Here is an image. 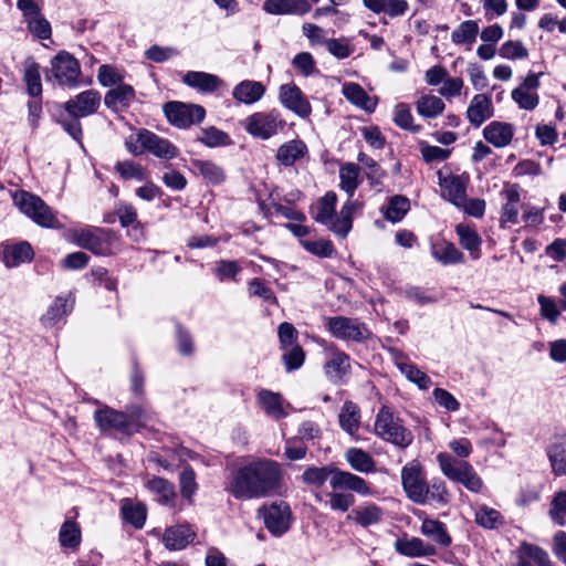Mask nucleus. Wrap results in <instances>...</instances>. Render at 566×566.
Returning a JSON list of instances; mask_svg holds the SVG:
<instances>
[{"label":"nucleus","instance_id":"f257e3e1","mask_svg":"<svg viewBox=\"0 0 566 566\" xmlns=\"http://www.w3.org/2000/svg\"><path fill=\"white\" fill-rule=\"evenodd\" d=\"M279 481L276 463L258 460L238 469L228 480L224 490L235 500L261 499L274 490Z\"/></svg>","mask_w":566,"mask_h":566},{"label":"nucleus","instance_id":"f03ea898","mask_svg":"<svg viewBox=\"0 0 566 566\" xmlns=\"http://www.w3.org/2000/svg\"><path fill=\"white\" fill-rule=\"evenodd\" d=\"M329 478V485L333 490H349L360 495H369L370 488L360 476L348 471H342L334 468L312 467L304 471L302 480L304 483L315 486H322Z\"/></svg>","mask_w":566,"mask_h":566},{"label":"nucleus","instance_id":"7ed1b4c3","mask_svg":"<svg viewBox=\"0 0 566 566\" xmlns=\"http://www.w3.org/2000/svg\"><path fill=\"white\" fill-rule=\"evenodd\" d=\"M437 461L441 472L451 481L462 484L474 493L482 490L483 481L468 461L458 460L446 452L438 453Z\"/></svg>","mask_w":566,"mask_h":566},{"label":"nucleus","instance_id":"20e7f679","mask_svg":"<svg viewBox=\"0 0 566 566\" xmlns=\"http://www.w3.org/2000/svg\"><path fill=\"white\" fill-rule=\"evenodd\" d=\"M14 205L19 210L44 228H57L59 221L52 209L38 196L19 190L12 195Z\"/></svg>","mask_w":566,"mask_h":566},{"label":"nucleus","instance_id":"39448f33","mask_svg":"<svg viewBox=\"0 0 566 566\" xmlns=\"http://www.w3.org/2000/svg\"><path fill=\"white\" fill-rule=\"evenodd\" d=\"M70 240L83 249H87L97 255L113 253V244L116 237L108 229L86 227L69 232Z\"/></svg>","mask_w":566,"mask_h":566},{"label":"nucleus","instance_id":"423d86ee","mask_svg":"<svg viewBox=\"0 0 566 566\" xmlns=\"http://www.w3.org/2000/svg\"><path fill=\"white\" fill-rule=\"evenodd\" d=\"M375 433L381 439L398 446L407 448L412 442V433L406 429L401 421L394 416L388 407H382L374 424Z\"/></svg>","mask_w":566,"mask_h":566},{"label":"nucleus","instance_id":"0eeeda50","mask_svg":"<svg viewBox=\"0 0 566 566\" xmlns=\"http://www.w3.org/2000/svg\"><path fill=\"white\" fill-rule=\"evenodd\" d=\"M243 127L252 137L266 140L285 127V120L276 109L256 112L244 119Z\"/></svg>","mask_w":566,"mask_h":566},{"label":"nucleus","instance_id":"6e6552de","mask_svg":"<svg viewBox=\"0 0 566 566\" xmlns=\"http://www.w3.org/2000/svg\"><path fill=\"white\" fill-rule=\"evenodd\" d=\"M325 326L333 337L345 342L361 343L370 337L366 324L358 318L333 316L326 318Z\"/></svg>","mask_w":566,"mask_h":566},{"label":"nucleus","instance_id":"1a4fd4ad","mask_svg":"<svg viewBox=\"0 0 566 566\" xmlns=\"http://www.w3.org/2000/svg\"><path fill=\"white\" fill-rule=\"evenodd\" d=\"M401 484L411 502L426 504V496H428L427 481L418 461H411L402 468Z\"/></svg>","mask_w":566,"mask_h":566},{"label":"nucleus","instance_id":"9d476101","mask_svg":"<svg viewBox=\"0 0 566 566\" xmlns=\"http://www.w3.org/2000/svg\"><path fill=\"white\" fill-rule=\"evenodd\" d=\"M165 115L170 124L187 128L203 120L206 111L200 105L169 102L164 106Z\"/></svg>","mask_w":566,"mask_h":566},{"label":"nucleus","instance_id":"9b49d317","mask_svg":"<svg viewBox=\"0 0 566 566\" xmlns=\"http://www.w3.org/2000/svg\"><path fill=\"white\" fill-rule=\"evenodd\" d=\"M263 517L264 525L274 536H281L287 532L291 524V509L286 502H274L270 505H263L259 510Z\"/></svg>","mask_w":566,"mask_h":566},{"label":"nucleus","instance_id":"f8f14e48","mask_svg":"<svg viewBox=\"0 0 566 566\" xmlns=\"http://www.w3.org/2000/svg\"><path fill=\"white\" fill-rule=\"evenodd\" d=\"M17 7L23 14L28 30L35 38L46 40L51 36V25L34 0H18Z\"/></svg>","mask_w":566,"mask_h":566},{"label":"nucleus","instance_id":"ddd939ff","mask_svg":"<svg viewBox=\"0 0 566 566\" xmlns=\"http://www.w3.org/2000/svg\"><path fill=\"white\" fill-rule=\"evenodd\" d=\"M277 98L284 108L293 112L301 118H308L312 114V106L308 98L294 83L282 84L279 87Z\"/></svg>","mask_w":566,"mask_h":566},{"label":"nucleus","instance_id":"4468645a","mask_svg":"<svg viewBox=\"0 0 566 566\" xmlns=\"http://www.w3.org/2000/svg\"><path fill=\"white\" fill-rule=\"evenodd\" d=\"M51 70L59 84L75 86L81 74L77 60L67 52H60L51 61Z\"/></svg>","mask_w":566,"mask_h":566},{"label":"nucleus","instance_id":"2eb2a0df","mask_svg":"<svg viewBox=\"0 0 566 566\" xmlns=\"http://www.w3.org/2000/svg\"><path fill=\"white\" fill-rule=\"evenodd\" d=\"M326 349L328 358L324 365L325 375L334 384H340L350 371V357L333 344Z\"/></svg>","mask_w":566,"mask_h":566},{"label":"nucleus","instance_id":"dca6fc26","mask_svg":"<svg viewBox=\"0 0 566 566\" xmlns=\"http://www.w3.org/2000/svg\"><path fill=\"white\" fill-rule=\"evenodd\" d=\"M99 104L101 94L95 90H87L65 102L64 109L71 117H86L94 114Z\"/></svg>","mask_w":566,"mask_h":566},{"label":"nucleus","instance_id":"f3484780","mask_svg":"<svg viewBox=\"0 0 566 566\" xmlns=\"http://www.w3.org/2000/svg\"><path fill=\"white\" fill-rule=\"evenodd\" d=\"M321 0H265L263 10L275 15H304Z\"/></svg>","mask_w":566,"mask_h":566},{"label":"nucleus","instance_id":"a211bd4d","mask_svg":"<svg viewBox=\"0 0 566 566\" xmlns=\"http://www.w3.org/2000/svg\"><path fill=\"white\" fill-rule=\"evenodd\" d=\"M140 139L145 151L150 153L160 159L170 160L176 158L179 154L178 148L168 139L163 138L148 129H142L139 140Z\"/></svg>","mask_w":566,"mask_h":566},{"label":"nucleus","instance_id":"6ab92c4d","mask_svg":"<svg viewBox=\"0 0 566 566\" xmlns=\"http://www.w3.org/2000/svg\"><path fill=\"white\" fill-rule=\"evenodd\" d=\"M500 196L503 200L500 223L505 228L509 223L515 224L518 221L521 196L517 185H505Z\"/></svg>","mask_w":566,"mask_h":566},{"label":"nucleus","instance_id":"aec40b11","mask_svg":"<svg viewBox=\"0 0 566 566\" xmlns=\"http://www.w3.org/2000/svg\"><path fill=\"white\" fill-rule=\"evenodd\" d=\"M417 516L421 520L420 533L441 547H449L452 537L448 532V527L439 520L430 518L423 511H419Z\"/></svg>","mask_w":566,"mask_h":566},{"label":"nucleus","instance_id":"412c9836","mask_svg":"<svg viewBox=\"0 0 566 566\" xmlns=\"http://www.w3.org/2000/svg\"><path fill=\"white\" fill-rule=\"evenodd\" d=\"M94 419L102 431L114 429L130 434V421L124 412L105 407L95 411Z\"/></svg>","mask_w":566,"mask_h":566},{"label":"nucleus","instance_id":"4be33fe9","mask_svg":"<svg viewBox=\"0 0 566 566\" xmlns=\"http://www.w3.org/2000/svg\"><path fill=\"white\" fill-rule=\"evenodd\" d=\"M256 401L266 416L280 420L287 416L286 408L290 403L283 396L269 389H260L256 394Z\"/></svg>","mask_w":566,"mask_h":566},{"label":"nucleus","instance_id":"5701e85b","mask_svg":"<svg viewBox=\"0 0 566 566\" xmlns=\"http://www.w3.org/2000/svg\"><path fill=\"white\" fill-rule=\"evenodd\" d=\"M493 103L489 95L476 94L467 109V118L474 127H480L486 119L493 116Z\"/></svg>","mask_w":566,"mask_h":566},{"label":"nucleus","instance_id":"b1692460","mask_svg":"<svg viewBox=\"0 0 566 566\" xmlns=\"http://www.w3.org/2000/svg\"><path fill=\"white\" fill-rule=\"evenodd\" d=\"M196 537L195 531L187 524L168 527L163 535V543L169 551L185 548Z\"/></svg>","mask_w":566,"mask_h":566},{"label":"nucleus","instance_id":"393cba45","mask_svg":"<svg viewBox=\"0 0 566 566\" xmlns=\"http://www.w3.org/2000/svg\"><path fill=\"white\" fill-rule=\"evenodd\" d=\"M342 93L345 98L358 108L373 113L377 106V98L369 96L357 83L347 82L343 84Z\"/></svg>","mask_w":566,"mask_h":566},{"label":"nucleus","instance_id":"a878e982","mask_svg":"<svg viewBox=\"0 0 566 566\" xmlns=\"http://www.w3.org/2000/svg\"><path fill=\"white\" fill-rule=\"evenodd\" d=\"M516 563L514 566H533L535 563L537 566H552L547 552L543 548L523 542L516 551Z\"/></svg>","mask_w":566,"mask_h":566},{"label":"nucleus","instance_id":"bb28decb","mask_svg":"<svg viewBox=\"0 0 566 566\" xmlns=\"http://www.w3.org/2000/svg\"><path fill=\"white\" fill-rule=\"evenodd\" d=\"M337 196L333 191L326 192L317 202L314 211V220L332 231L336 223Z\"/></svg>","mask_w":566,"mask_h":566},{"label":"nucleus","instance_id":"cd10ccee","mask_svg":"<svg viewBox=\"0 0 566 566\" xmlns=\"http://www.w3.org/2000/svg\"><path fill=\"white\" fill-rule=\"evenodd\" d=\"M396 551L407 557H427L436 554V547L419 537L401 538L395 543Z\"/></svg>","mask_w":566,"mask_h":566},{"label":"nucleus","instance_id":"c85d7f7f","mask_svg":"<svg viewBox=\"0 0 566 566\" xmlns=\"http://www.w3.org/2000/svg\"><path fill=\"white\" fill-rule=\"evenodd\" d=\"M483 136L493 146L502 148L511 143L514 136V128L510 123L495 120L485 126Z\"/></svg>","mask_w":566,"mask_h":566},{"label":"nucleus","instance_id":"c756f323","mask_svg":"<svg viewBox=\"0 0 566 566\" xmlns=\"http://www.w3.org/2000/svg\"><path fill=\"white\" fill-rule=\"evenodd\" d=\"M265 91V86L261 82L244 80L233 87L232 96L238 102L250 105L259 102Z\"/></svg>","mask_w":566,"mask_h":566},{"label":"nucleus","instance_id":"7c9ffc66","mask_svg":"<svg viewBox=\"0 0 566 566\" xmlns=\"http://www.w3.org/2000/svg\"><path fill=\"white\" fill-rule=\"evenodd\" d=\"M360 207L359 201L348 197L336 217V223L332 227V232L338 238L345 239L353 228V213Z\"/></svg>","mask_w":566,"mask_h":566},{"label":"nucleus","instance_id":"2f4dec72","mask_svg":"<svg viewBox=\"0 0 566 566\" xmlns=\"http://www.w3.org/2000/svg\"><path fill=\"white\" fill-rule=\"evenodd\" d=\"M363 4L376 14H387L397 18L406 14L409 10L407 0H363Z\"/></svg>","mask_w":566,"mask_h":566},{"label":"nucleus","instance_id":"473e14b6","mask_svg":"<svg viewBox=\"0 0 566 566\" xmlns=\"http://www.w3.org/2000/svg\"><path fill=\"white\" fill-rule=\"evenodd\" d=\"M33 249L27 241L6 245L2 250V259L8 268H14L21 263L30 262L33 259Z\"/></svg>","mask_w":566,"mask_h":566},{"label":"nucleus","instance_id":"72a5a7b5","mask_svg":"<svg viewBox=\"0 0 566 566\" xmlns=\"http://www.w3.org/2000/svg\"><path fill=\"white\" fill-rule=\"evenodd\" d=\"M134 98L135 91L133 86L123 83L106 93L104 103L108 108L113 111H119L127 108Z\"/></svg>","mask_w":566,"mask_h":566},{"label":"nucleus","instance_id":"f704fd0d","mask_svg":"<svg viewBox=\"0 0 566 566\" xmlns=\"http://www.w3.org/2000/svg\"><path fill=\"white\" fill-rule=\"evenodd\" d=\"M479 33L480 27L476 20H464L451 32V41L455 45H465L467 50H471Z\"/></svg>","mask_w":566,"mask_h":566},{"label":"nucleus","instance_id":"c9c22d12","mask_svg":"<svg viewBox=\"0 0 566 566\" xmlns=\"http://www.w3.org/2000/svg\"><path fill=\"white\" fill-rule=\"evenodd\" d=\"M339 427L354 437L360 427V409L352 400H346L338 415Z\"/></svg>","mask_w":566,"mask_h":566},{"label":"nucleus","instance_id":"e433bc0d","mask_svg":"<svg viewBox=\"0 0 566 566\" xmlns=\"http://www.w3.org/2000/svg\"><path fill=\"white\" fill-rule=\"evenodd\" d=\"M382 515L384 511L381 507L374 503H369L352 510L347 515V520L353 521L363 527H368L370 525L378 524L382 520Z\"/></svg>","mask_w":566,"mask_h":566},{"label":"nucleus","instance_id":"4c0bfd02","mask_svg":"<svg viewBox=\"0 0 566 566\" xmlns=\"http://www.w3.org/2000/svg\"><path fill=\"white\" fill-rule=\"evenodd\" d=\"M147 488L157 496L159 504L175 507L177 493L171 482L156 476L147 482Z\"/></svg>","mask_w":566,"mask_h":566},{"label":"nucleus","instance_id":"58836bf2","mask_svg":"<svg viewBox=\"0 0 566 566\" xmlns=\"http://www.w3.org/2000/svg\"><path fill=\"white\" fill-rule=\"evenodd\" d=\"M547 457L555 475L566 474V436L557 438L547 448Z\"/></svg>","mask_w":566,"mask_h":566},{"label":"nucleus","instance_id":"ea45409f","mask_svg":"<svg viewBox=\"0 0 566 566\" xmlns=\"http://www.w3.org/2000/svg\"><path fill=\"white\" fill-rule=\"evenodd\" d=\"M307 147L303 140L293 139L281 145L276 151V159L284 166H292L296 160L304 157Z\"/></svg>","mask_w":566,"mask_h":566},{"label":"nucleus","instance_id":"a19ab883","mask_svg":"<svg viewBox=\"0 0 566 566\" xmlns=\"http://www.w3.org/2000/svg\"><path fill=\"white\" fill-rule=\"evenodd\" d=\"M82 542L80 525L73 520H66L59 531V543L62 548L77 551Z\"/></svg>","mask_w":566,"mask_h":566},{"label":"nucleus","instance_id":"79ce46f5","mask_svg":"<svg viewBox=\"0 0 566 566\" xmlns=\"http://www.w3.org/2000/svg\"><path fill=\"white\" fill-rule=\"evenodd\" d=\"M397 368L406 378L416 384L420 389H427L431 385V379L427 374L421 371L416 365L408 363L402 355H398L395 359Z\"/></svg>","mask_w":566,"mask_h":566},{"label":"nucleus","instance_id":"37998d69","mask_svg":"<svg viewBox=\"0 0 566 566\" xmlns=\"http://www.w3.org/2000/svg\"><path fill=\"white\" fill-rule=\"evenodd\" d=\"M184 82L191 87H196L202 92L212 93L220 85L221 80L209 73L190 71L184 76Z\"/></svg>","mask_w":566,"mask_h":566},{"label":"nucleus","instance_id":"c03bdc74","mask_svg":"<svg viewBox=\"0 0 566 566\" xmlns=\"http://www.w3.org/2000/svg\"><path fill=\"white\" fill-rule=\"evenodd\" d=\"M345 459L350 468L361 473L375 471V461L369 453L358 448H349L345 452Z\"/></svg>","mask_w":566,"mask_h":566},{"label":"nucleus","instance_id":"a18cd8bd","mask_svg":"<svg viewBox=\"0 0 566 566\" xmlns=\"http://www.w3.org/2000/svg\"><path fill=\"white\" fill-rule=\"evenodd\" d=\"M359 172V167L353 163H346L339 168V187L349 198H353L356 189L358 188Z\"/></svg>","mask_w":566,"mask_h":566},{"label":"nucleus","instance_id":"49530a36","mask_svg":"<svg viewBox=\"0 0 566 566\" xmlns=\"http://www.w3.org/2000/svg\"><path fill=\"white\" fill-rule=\"evenodd\" d=\"M417 112L424 118H436L446 108L444 102L436 95H422L416 103Z\"/></svg>","mask_w":566,"mask_h":566},{"label":"nucleus","instance_id":"de8ad7c7","mask_svg":"<svg viewBox=\"0 0 566 566\" xmlns=\"http://www.w3.org/2000/svg\"><path fill=\"white\" fill-rule=\"evenodd\" d=\"M457 233L459 235L461 247L468 250L473 259L480 258V245L482 240L479 234L473 229L462 223L457 226Z\"/></svg>","mask_w":566,"mask_h":566},{"label":"nucleus","instance_id":"09e8293b","mask_svg":"<svg viewBox=\"0 0 566 566\" xmlns=\"http://www.w3.org/2000/svg\"><path fill=\"white\" fill-rule=\"evenodd\" d=\"M193 168L209 182L221 184L226 179L223 168L211 160L196 159L191 161Z\"/></svg>","mask_w":566,"mask_h":566},{"label":"nucleus","instance_id":"8fccbe9b","mask_svg":"<svg viewBox=\"0 0 566 566\" xmlns=\"http://www.w3.org/2000/svg\"><path fill=\"white\" fill-rule=\"evenodd\" d=\"M198 483L196 481V472L190 465H184L179 474V490L181 496L188 502H193V496L198 491Z\"/></svg>","mask_w":566,"mask_h":566},{"label":"nucleus","instance_id":"3c124183","mask_svg":"<svg viewBox=\"0 0 566 566\" xmlns=\"http://www.w3.org/2000/svg\"><path fill=\"white\" fill-rule=\"evenodd\" d=\"M197 140L210 148L228 146L231 144L230 136L214 126L201 128Z\"/></svg>","mask_w":566,"mask_h":566},{"label":"nucleus","instance_id":"603ef678","mask_svg":"<svg viewBox=\"0 0 566 566\" xmlns=\"http://www.w3.org/2000/svg\"><path fill=\"white\" fill-rule=\"evenodd\" d=\"M443 196L453 205L460 207L465 201V185L460 177H451L443 182Z\"/></svg>","mask_w":566,"mask_h":566},{"label":"nucleus","instance_id":"864d4df0","mask_svg":"<svg viewBox=\"0 0 566 566\" xmlns=\"http://www.w3.org/2000/svg\"><path fill=\"white\" fill-rule=\"evenodd\" d=\"M410 209V201L403 196H394L388 203L385 212L386 220L396 223L403 219Z\"/></svg>","mask_w":566,"mask_h":566},{"label":"nucleus","instance_id":"5fc2aeb1","mask_svg":"<svg viewBox=\"0 0 566 566\" xmlns=\"http://www.w3.org/2000/svg\"><path fill=\"white\" fill-rule=\"evenodd\" d=\"M475 522L481 527L494 530L503 525V516L495 509L486 505L480 506L475 512Z\"/></svg>","mask_w":566,"mask_h":566},{"label":"nucleus","instance_id":"6e6d98bb","mask_svg":"<svg viewBox=\"0 0 566 566\" xmlns=\"http://www.w3.org/2000/svg\"><path fill=\"white\" fill-rule=\"evenodd\" d=\"M74 300L71 296H59L55 298L53 305L46 311L43 321L49 324L56 323L61 317L71 312Z\"/></svg>","mask_w":566,"mask_h":566},{"label":"nucleus","instance_id":"4d7b16f0","mask_svg":"<svg viewBox=\"0 0 566 566\" xmlns=\"http://www.w3.org/2000/svg\"><path fill=\"white\" fill-rule=\"evenodd\" d=\"M23 78L27 84L28 93L32 97H38L42 94L40 66L38 63L28 62L25 64Z\"/></svg>","mask_w":566,"mask_h":566},{"label":"nucleus","instance_id":"13d9d810","mask_svg":"<svg viewBox=\"0 0 566 566\" xmlns=\"http://www.w3.org/2000/svg\"><path fill=\"white\" fill-rule=\"evenodd\" d=\"M428 496H426L427 503H436L439 505H447L449 502V491L446 482L440 478L432 479L430 483H427Z\"/></svg>","mask_w":566,"mask_h":566},{"label":"nucleus","instance_id":"bf43d9fd","mask_svg":"<svg viewBox=\"0 0 566 566\" xmlns=\"http://www.w3.org/2000/svg\"><path fill=\"white\" fill-rule=\"evenodd\" d=\"M432 256L444 265L458 264L463 261L462 252H460L452 243H447L441 247H433Z\"/></svg>","mask_w":566,"mask_h":566},{"label":"nucleus","instance_id":"052dcab7","mask_svg":"<svg viewBox=\"0 0 566 566\" xmlns=\"http://www.w3.org/2000/svg\"><path fill=\"white\" fill-rule=\"evenodd\" d=\"M122 513L125 521L134 525L136 528H142L144 526L147 515L145 505L124 503L122 506Z\"/></svg>","mask_w":566,"mask_h":566},{"label":"nucleus","instance_id":"680f3d73","mask_svg":"<svg viewBox=\"0 0 566 566\" xmlns=\"http://www.w3.org/2000/svg\"><path fill=\"white\" fill-rule=\"evenodd\" d=\"M499 54L506 60H524L528 57V50L521 41L509 40L501 45Z\"/></svg>","mask_w":566,"mask_h":566},{"label":"nucleus","instance_id":"e2e57ef3","mask_svg":"<svg viewBox=\"0 0 566 566\" xmlns=\"http://www.w3.org/2000/svg\"><path fill=\"white\" fill-rule=\"evenodd\" d=\"M282 360L287 371L296 370L301 368L305 360V353L303 348L297 344L289 347V349H281Z\"/></svg>","mask_w":566,"mask_h":566},{"label":"nucleus","instance_id":"0e129e2a","mask_svg":"<svg viewBox=\"0 0 566 566\" xmlns=\"http://www.w3.org/2000/svg\"><path fill=\"white\" fill-rule=\"evenodd\" d=\"M394 114V122L400 128L408 129L413 133H418L420 130V126L413 124V117L411 115L410 107L407 104L400 103L396 105Z\"/></svg>","mask_w":566,"mask_h":566},{"label":"nucleus","instance_id":"69168bd1","mask_svg":"<svg viewBox=\"0 0 566 566\" xmlns=\"http://www.w3.org/2000/svg\"><path fill=\"white\" fill-rule=\"evenodd\" d=\"M511 96L518 107L525 111H533L539 103L538 94L532 91H525L516 87L512 91Z\"/></svg>","mask_w":566,"mask_h":566},{"label":"nucleus","instance_id":"338daca9","mask_svg":"<svg viewBox=\"0 0 566 566\" xmlns=\"http://www.w3.org/2000/svg\"><path fill=\"white\" fill-rule=\"evenodd\" d=\"M327 496L331 510L336 512L345 513L355 503V496L352 493L336 492L333 490Z\"/></svg>","mask_w":566,"mask_h":566},{"label":"nucleus","instance_id":"774afa93","mask_svg":"<svg viewBox=\"0 0 566 566\" xmlns=\"http://www.w3.org/2000/svg\"><path fill=\"white\" fill-rule=\"evenodd\" d=\"M549 515L559 525L566 523V491H560L554 496Z\"/></svg>","mask_w":566,"mask_h":566}]
</instances>
